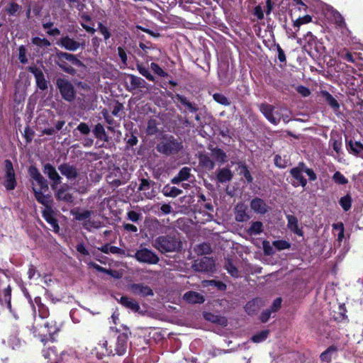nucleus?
<instances>
[{"label": "nucleus", "mask_w": 363, "mask_h": 363, "mask_svg": "<svg viewBox=\"0 0 363 363\" xmlns=\"http://www.w3.org/2000/svg\"><path fill=\"white\" fill-rule=\"evenodd\" d=\"M137 69L140 74L150 81L154 82L155 77L150 74L149 69L142 65H138Z\"/></svg>", "instance_id": "nucleus-45"}, {"label": "nucleus", "mask_w": 363, "mask_h": 363, "mask_svg": "<svg viewBox=\"0 0 363 363\" xmlns=\"http://www.w3.org/2000/svg\"><path fill=\"white\" fill-rule=\"evenodd\" d=\"M93 133L96 138L107 142L108 137L106 133L104 126L101 123H98L95 125Z\"/></svg>", "instance_id": "nucleus-32"}, {"label": "nucleus", "mask_w": 363, "mask_h": 363, "mask_svg": "<svg viewBox=\"0 0 363 363\" xmlns=\"http://www.w3.org/2000/svg\"><path fill=\"white\" fill-rule=\"evenodd\" d=\"M322 95L333 108L335 110H337L339 108L340 106L338 102L330 93L327 91H323Z\"/></svg>", "instance_id": "nucleus-41"}, {"label": "nucleus", "mask_w": 363, "mask_h": 363, "mask_svg": "<svg viewBox=\"0 0 363 363\" xmlns=\"http://www.w3.org/2000/svg\"><path fill=\"white\" fill-rule=\"evenodd\" d=\"M340 204L342 208L345 211H348L351 208V197L347 195L340 200Z\"/></svg>", "instance_id": "nucleus-56"}, {"label": "nucleus", "mask_w": 363, "mask_h": 363, "mask_svg": "<svg viewBox=\"0 0 363 363\" xmlns=\"http://www.w3.org/2000/svg\"><path fill=\"white\" fill-rule=\"evenodd\" d=\"M336 349L334 347H328L320 354V359L323 362H330L332 359L331 354L335 352Z\"/></svg>", "instance_id": "nucleus-46"}, {"label": "nucleus", "mask_w": 363, "mask_h": 363, "mask_svg": "<svg viewBox=\"0 0 363 363\" xmlns=\"http://www.w3.org/2000/svg\"><path fill=\"white\" fill-rule=\"evenodd\" d=\"M211 157L217 162L223 164L227 161L226 154L220 149L213 148L211 150Z\"/></svg>", "instance_id": "nucleus-29"}, {"label": "nucleus", "mask_w": 363, "mask_h": 363, "mask_svg": "<svg viewBox=\"0 0 363 363\" xmlns=\"http://www.w3.org/2000/svg\"><path fill=\"white\" fill-rule=\"evenodd\" d=\"M304 172L303 167L301 166V163L298 167L292 168L290 170V174L294 179L292 184L294 186H301L305 187L307 184V180L304 178L303 173Z\"/></svg>", "instance_id": "nucleus-11"}, {"label": "nucleus", "mask_w": 363, "mask_h": 363, "mask_svg": "<svg viewBox=\"0 0 363 363\" xmlns=\"http://www.w3.org/2000/svg\"><path fill=\"white\" fill-rule=\"evenodd\" d=\"M44 174H46L52 181L51 186L53 189L56 186L62 183V177L60 176L56 169L50 164H46L44 166Z\"/></svg>", "instance_id": "nucleus-12"}, {"label": "nucleus", "mask_w": 363, "mask_h": 363, "mask_svg": "<svg viewBox=\"0 0 363 363\" xmlns=\"http://www.w3.org/2000/svg\"><path fill=\"white\" fill-rule=\"evenodd\" d=\"M5 174L4 177L3 185L8 191L13 190L17 182L16 179L15 172L11 162L9 160H5Z\"/></svg>", "instance_id": "nucleus-7"}, {"label": "nucleus", "mask_w": 363, "mask_h": 363, "mask_svg": "<svg viewBox=\"0 0 363 363\" xmlns=\"http://www.w3.org/2000/svg\"><path fill=\"white\" fill-rule=\"evenodd\" d=\"M262 306V301L260 299L256 298L252 301H249L245 307V311L249 315H254L257 313V311Z\"/></svg>", "instance_id": "nucleus-25"}, {"label": "nucleus", "mask_w": 363, "mask_h": 363, "mask_svg": "<svg viewBox=\"0 0 363 363\" xmlns=\"http://www.w3.org/2000/svg\"><path fill=\"white\" fill-rule=\"evenodd\" d=\"M94 352L98 359H102L104 357L113 355V345H108V342L103 339L99 342L95 347Z\"/></svg>", "instance_id": "nucleus-10"}, {"label": "nucleus", "mask_w": 363, "mask_h": 363, "mask_svg": "<svg viewBox=\"0 0 363 363\" xmlns=\"http://www.w3.org/2000/svg\"><path fill=\"white\" fill-rule=\"evenodd\" d=\"M192 268L199 272H213L215 271V262L211 258L203 257L194 261Z\"/></svg>", "instance_id": "nucleus-9"}, {"label": "nucleus", "mask_w": 363, "mask_h": 363, "mask_svg": "<svg viewBox=\"0 0 363 363\" xmlns=\"http://www.w3.org/2000/svg\"><path fill=\"white\" fill-rule=\"evenodd\" d=\"M45 328H47V333L52 337L60 330V327L55 320H50L45 324Z\"/></svg>", "instance_id": "nucleus-36"}, {"label": "nucleus", "mask_w": 363, "mask_h": 363, "mask_svg": "<svg viewBox=\"0 0 363 363\" xmlns=\"http://www.w3.org/2000/svg\"><path fill=\"white\" fill-rule=\"evenodd\" d=\"M311 21L312 17L309 15H306L294 21L293 26L294 28H298V29H299L301 25L308 23L311 22Z\"/></svg>", "instance_id": "nucleus-44"}, {"label": "nucleus", "mask_w": 363, "mask_h": 363, "mask_svg": "<svg viewBox=\"0 0 363 363\" xmlns=\"http://www.w3.org/2000/svg\"><path fill=\"white\" fill-rule=\"evenodd\" d=\"M182 147V144L173 137L164 138L157 145V151L167 155L177 152Z\"/></svg>", "instance_id": "nucleus-3"}, {"label": "nucleus", "mask_w": 363, "mask_h": 363, "mask_svg": "<svg viewBox=\"0 0 363 363\" xmlns=\"http://www.w3.org/2000/svg\"><path fill=\"white\" fill-rule=\"evenodd\" d=\"M348 145L354 154H359L363 150V144L359 142L350 141Z\"/></svg>", "instance_id": "nucleus-50"}, {"label": "nucleus", "mask_w": 363, "mask_h": 363, "mask_svg": "<svg viewBox=\"0 0 363 363\" xmlns=\"http://www.w3.org/2000/svg\"><path fill=\"white\" fill-rule=\"evenodd\" d=\"M57 43L65 49L69 51H76L80 47L84 48L85 46L84 43H80L79 42L69 38V36L61 38Z\"/></svg>", "instance_id": "nucleus-13"}, {"label": "nucleus", "mask_w": 363, "mask_h": 363, "mask_svg": "<svg viewBox=\"0 0 363 363\" xmlns=\"http://www.w3.org/2000/svg\"><path fill=\"white\" fill-rule=\"evenodd\" d=\"M152 70L160 77H165L167 74L156 63L152 62L150 65Z\"/></svg>", "instance_id": "nucleus-60"}, {"label": "nucleus", "mask_w": 363, "mask_h": 363, "mask_svg": "<svg viewBox=\"0 0 363 363\" xmlns=\"http://www.w3.org/2000/svg\"><path fill=\"white\" fill-rule=\"evenodd\" d=\"M194 250L198 255H208L211 252V247L208 243H202L196 245Z\"/></svg>", "instance_id": "nucleus-42"}, {"label": "nucleus", "mask_w": 363, "mask_h": 363, "mask_svg": "<svg viewBox=\"0 0 363 363\" xmlns=\"http://www.w3.org/2000/svg\"><path fill=\"white\" fill-rule=\"evenodd\" d=\"M162 192L164 196L172 198H175L183 193L182 190L176 186H172L169 184H166L163 187Z\"/></svg>", "instance_id": "nucleus-26"}, {"label": "nucleus", "mask_w": 363, "mask_h": 363, "mask_svg": "<svg viewBox=\"0 0 363 363\" xmlns=\"http://www.w3.org/2000/svg\"><path fill=\"white\" fill-rule=\"evenodd\" d=\"M124 330L118 335L114 345H113V355H123L130 345L129 335L131 333L127 327H124Z\"/></svg>", "instance_id": "nucleus-2"}, {"label": "nucleus", "mask_w": 363, "mask_h": 363, "mask_svg": "<svg viewBox=\"0 0 363 363\" xmlns=\"http://www.w3.org/2000/svg\"><path fill=\"white\" fill-rule=\"evenodd\" d=\"M175 99L177 101L180 102L182 105L186 106L189 111L196 112L198 111L197 106L195 104L190 102L185 96L180 94H177Z\"/></svg>", "instance_id": "nucleus-27"}, {"label": "nucleus", "mask_w": 363, "mask_h": 363, "mask_svg": "<svg viewBox=\"0 0 363 363\" xmlns=\"http://www.w3.org/2000/svg\"><path fill=\"white\" fill-rule=\"evenodd\" d=\"M21 6H19L18 4L16 3H14V2H12L11 3L8 7L6 8V11L10 14V15H14L16 14V13L19 12L20 10H21Z\"/></svg>", "instance_id": "nucleus-59"}, {"label": "nucleus", "mask_w": 363, "mask_h": 363, "mask_svg": "<svg viewBox=\"0 0 363 363\" xmlns=\"http://www.w3.org/2000/svg\"><path fill=\"white\" fill-rule=\"evenodd\" d=\"M251 208L257 213L264 214L268 211V206L259 198H255L252 200L250 203Z\"/></svg>", "instance_id": "nucleus-18"}, {"label": "nucleus", "mask_w": 363, "mask_h": 363, "mask_svg": "<svg viewBox=\"0 0 363 363\" xmlns=\"http://www.w3.org/2000/svg\"><path fill=\"white\" fill-rule=\"evenodd\" d=\"M213 98L218 104L224 106L230 105V101H228V98L222 94H214Z\"/></svg>", "instance_id": "nucleus-51"}, {"label": "nucleus", "mask_w": 363, "mask_h": 363, "mask_svg": "<svg viewBox=\"0 0 363 363\" xmlns=\"http://www.w3.org/2000/svg\"><path fill=\"white\" fill-rule=\"evenodd\" d=\"M225 268L231 276L235 277H238V270L234 266L233 262L230 259H226L225 263Z\"/></svg>", "instance_id": "nucleus-43"}, {"label": "nucleus", "mask_w": 363, "mask_h": 363, "mask_svg": "<svg viewBox=\"0 0 363 363\" xmlns=\"http://www.w3.org/2000/svg\"><path fill=\"white\" fill-rule=\"evenodd\" d=\"M191 169L187 167L182 168L178 174L171 179V182L174 184H177L184 181H188L191 177Z\"/></svg>", "instance_id": "nucleus-21"}, {"label": "nucleus", "mask_w": 363, "mask_h": 363, "mask_svg": "<svg viewBox=\"0 0 363 363\" xmlns=\"http://www.w3.org/2000/svg\"><path fill=\"white\" fill-rule=\"evenodd\" d=\"M58 169L60 173L63 176L66 177V178L69 181L75 179L79 174L77 169L74 166H72L69 164H63L60 165L58 167Z\"/></svg>", "instance_id": "nucleus-14"}, {"label": "nucleus", "mask_w": 363, "mask_h": 363, "mask_svg": "<svg viewBox=\"0 0 363 363\" xmlns=\"http://www.w3.org/2000/svg\"><path fill=\"white\" fill-rule=\"evenodd\" d=\"M62 97L67 101H72L75 98V91L72 84L65 78H59L56 82Z\"/></svg>", "instance_id": "nucleus-5"}, {"label": "nucleus", "mask_w": 363, "mask_h": 363, "mask_svg": "<svg viewBox=\"0 0 363 363\" xmlns=\"http://www.w3.org/2000/svg\"><path fill=\"white\" fill-rule=\"evenodd\" d=\"M268 335L269 330H263L253 335L251 339L254 342L259 343L265 340L268 337Z\"/></svg>", "instance_id": "nucleus-47"}, {"label": "nucleus", "mask_w": 363, "mask_h": 363, "mask_svg": "<svg viewBox=\"0 0 363 363\" xmlns=\"http://www.w3.org/2000/svg\"><path fill=\"white\" fill-rule=\"evenodd\" d=\"M130 291L135 295L141 296H152V290L146 285L142 284H133L130 286Z\"/></svg>", "instance_id": "nucleus-16"}, {"label": "nucleus", "mask_w": 363, "mask_h": 363, "mask_svg": "<svg viewBox=\"0 0 363 363\" xmlns=\"http://www.w3.org/2000/svg\"><path fill=\"white\" fill-rule=\"evenodd\" d=\"M93 213V211L87 210L82 211H79L78 210L75 211H72V213L74 216V218L77 220L83 221V223L88 218H90Z\"/></svg>", "instance_id": "nucleus-35"}, {"label": "nucleus", "mask_w": 363, "mask_h": 363, "mask_svg": "<svg viewBox=\"0 0 363 363\" xmlns=\"http://www.w3.org/2000/svg\"><path fill=\"white\" fill-rule=\"evenodd\" d=\"M98 30L101 33V34L104 36L105 40H107L110 38L111 34L110 30L102 23H98Z\"/></svg>", "instance_id": "nucleus-49"}, {"label": "nucleus", "mask_w": 363, "mask_h": 363, "mask_svg": "<svg viewBox=\"0 0 363 363\" xmlns=\"http://www.w3.org/2000/svg\"><path fill=\"white\" fill-rule=\"evenodd\" d=\"M33 190L36 200L44 206H48L49 204V199L42 193L43 189H38L37 187H33Z\"/></svg>", "instance_id": "nucleus-38"}, {"label": "nucleus", "mask_w": 363, "mask_h": 363, "mask_svg": "<svg viewBox=\"0 0 363 363\" xmlns=\"http://www.w3.org/2000/svg\"><path fill=\"white\" fill-rule=\"evenodd\" d=\"M140 183L138 188V191L141 192V199L152 200L157 196V191L155 189V182L152 180L147 179H141Z\"/></svg>", "instance_id": "nucleus-4"}, {"label": "nucleus", "mask_w": 363, "mask_h": 363, "mask_svg": "<svg viewBox=\"0 0 363 363\" xmlns=\"http://www.w3.org/2000/svg\"><path fill=\"white\" fill-rule=\"evenodd\" d=\"M240 169V174L242 175L247 182L250 183L252 182V177L250 173V171L247 169V167L245 164H240L239 165Z\"/></svg>", "instance_id": "nucleus-52"}, {"label": "nucleus", "mask_w": 363, "mask_h": 363, "mask_svg": "<svg viewBox=\"0 0 363 363\" xmlns=\"http://www.w3.org/2000/svg\"><path fill=\"white\" fill-rule=\"evenodd\" d=\"M152 246L162 253L173 252L182 248V242L176 235H162L152 242Z\"/></svg>", "instance_id": "nucleus-1"}, {"label": "nucleus", "mask_w": 363, "mask_h": 363, "mask_svg": "<svg viewBox=\"0 0 363 363\" xmlns=\"http://www.w3.org/2000/svg\"><path fill=\"white\" fill-rule=\"evenodd\" d=\"M117 50L118 55L121 60V62L123 63V65H127L128 57L126 52L122 47H118Z\"/></svg>", "instance_id": "nucleus-64"}, {"label": "nucleus", "mask_w": 363, "mask_h": 363, "mask_svg": "<svg viewBox=\"0 0 363 363\" xmlns=\"http://www.w3.org/2000/svg\"><path fill=\"white\" fill-rule=\"evenodd\" d=\"M263 231V224L260 221L252 222L247 232L250 235H259Z\"/></svg>", "instance_id": "nucleus-39"}, {"label": "nucleus", "mask_w": 363, "mask_h": 363, "mask_svg": "<svg viewBox=\"0 0 363 363\" xmlns=\"http://www.w3.org/2000/svg\"><path fill=\"white\" fill-rule=\"evenodd\" d=\"M119 301L123 306L134 312H137L140 309L138 303L133 298L127 296H121Z\"/></svg>", "instance_id": "nucleus-24"}, {"label": "nucleus", "mask_w": 363, "mask_h": 363, "mask_svg": "<svg viewBox=\"0 0 363 363\" xmlns=\"http://www.w3.org/2000/svg\"><path fill=\"white\" fill-rule=\"evenodd\" d=\"M99 250L106 254L111 253V254H118L121 255H125V252L123 250L116 247L111 246L109 245H105L99 248Z\"/></svg>", "instance_id": "nucleus-31"}, {"label": "nucleus", "mask_w": 363, "mask_h": 363, "mask_svg": "<svg viewBox=\"0 0 363 363\" xmlns=\"http://www.w3.org/2000/svg\"><path fill=\"white\" fill-rule=\"evenodd\" d=\"M272 246L278 250H282L289 249L291 247V245L286 240H275L272 242Z\"/></svg>", "instance_id": "nucleus-48"}, {"label": "nucleus", "mask_w": 363, "mask_h": 363, "mask_svg": "<svg viewBox=\"0 0 363 363\" xmlns=\"http://www.w3.org/2000/svg\"><path fill=\"white\" fill-rule=\"evenodd\" d=\"M259 107V111L271 123L277 125L279 123L282 115L279 111H275L273 106L264 103Z\"/></svg>", "instance_id": "nucleus-8"}, {"label": "nucleus", "mask_w": 363, "mask_h": 363, "mask_svg": "<svg viewBox=\"0 0 363 363\" xmlns=\"http://www.w3.org/2000/svg\"><path fill=\"white\" fill-rule=\"evenodd\" d=\"M32 43L39 47H49L50 43L46 38H40L39 37H35L32 39Z\"/></svg>", "instance_id": "nucleus-53"}, {"label": "nucleus", "mask_w": 363, "mask_h": 363, "mask_svg": "<svg viewBox=\"0 0 363 363\" xmlns=\"http://www.w3.org/2000/svg\"><path fill=\"white\" fill-rule=\"evenodd\" d=\"M128 218L133 222H138L142 218V214L133 211L127 213Z\"/></svg>", "instance_id": "nucleus-62"}, {"label": "nucleus", "mask_w": 363, "mask_h": 363, "mask_svg": "<svg viewBox=\"0 0 363 363\" xmlns=\"http://www.w3.org/2000/svg\"><path fill=\"white\" fill-rule=\"evenodd\" d=\"M55 197L59 201L67 203H72L74 201L72 194L68 191V187L64 186H60L55 191Z\"/></svg>", "instance_id": "nucleus-19"}, {"label": "nucleus", "mask_w": 363, "mask_h": 363, "mask_svg": "<svg viewBox=\"0 0 363 363\" xmlns=\"http://www.w3.org/2000/svg\"><path fill=\"white\" fill-rule=\"evenodd\" d=\"M184 299L189 303H201L204 301L203 296L195 291H188L184 294Z\"/></svg>", "instance_id": "nucleus-23"}, {"label": "nucleus", "mask_w": 363, "mask_h": 363, "mask_svg": "<svg viewBox=\"0 0 363 363\" xmlns=\"http://www.w3.org/2000/svg\"><path fill=\"white\" fill-rule=\"evenodd\" d=\"M133 257L138 262L148 264H156L160 261L159 257L155 252L145 247L138 250Z\"/></svg>", "instance_id": "nucleus-6"}, {"label": "nucleus", "mask_w": 363, "mask_h": 363, "mask_svg": "<svg viewBox=\"0 0 363 363\" xmlns=\"http://www.w3.org/2000/svg\"><path fill=\"white\" fill-rule=\"evenodd\" d=\"M43 217L52 227L55 232H58L60 227L58 225L57 220L52 216L51 213L48 211L43 212Z\"/></svg>", "instance_id": "nucleus-37"}, {"label": "nucleus", "mask_w": 363, "mask_h": 363, "mask_svg": "<svg viewBox=\"0 0 363 363\" xmlns=\"http://www.w3.org/2000/svg\"><path fill=\"white\" fill-rule=\"evenodd\" d=\"M65 121H58L55 123V127L47 128L42 130V133L47 135H54L65 125Z\"/></svg>", "instance_id": "nucleus-30"}, {"label": "nucleus", "mask_w": 363, "mask_h": 363, "mask_svg": "<svg viewBox=\"0 0 363 363\" xmlns=\"http://www.w3.org/2000/svg\"><path fill=\"white\" fill-rule=\"evenodd\" d=\"M32 184L33 187H37L38 189L47 190L48 189L47 181L42 175L33 179Z\"/></svg>", "instance_id": "nucleus-40"}, {"label": "nucleus", "mask_w": 363, "mask_h": 363, "mask_svg": "<svg viewBox=\"0 0 363 363\" xmlns=\"http://www.w3.org/2000/svg\"><path fill=\"white\" fill-rule=\"evenodd\" d=\"M233 177V174L232 171L227 167L219 169L217 171L216 179L219 183L223 184L229 182L232 180Z\"/></svg>", "instance_id": "nucleus-20"}, {"label": "nucleus", "mask_w": 363, "mask_h": 363, "mask_svg": "<svg viewBox=\"0 0 363 363\" xmlns=\"http://www.w3.org/2000/svg\"><path fill=\"white\" fill-rule=\"evenodd\" d=\"M81 26L84 29H85L87 32L91 33H94L96 32V29L88 25V23L91 22V18L89 15L83 13L81 15Z\"/></svg>", "instance_id": "nucleus-34"}, {"label": "nucleus", "mask_w": 363, "mask_h": 363, "mask_svg": "<svg viewBox=\"0 0 363 363\" xmlns=\"http://www.w3.org/2000/svg\"><path fill=\"white\" fill-rule=\"evenodd\" d=\"M30 71L35 77L38 87L41 90L47 89L48 82L42 70L38 67H30Z\"/></svg>", "instance_id": "nucleus-15"}, {"label": "nucleus", "mask_w": 363, "mask_h": 363, "mask_svg": "<svg viewBox=\"0 0 363 363\" xmlns=\"http://www.w3.org/2000/svg\"><path fill=\"white\" fill-rule=\"evenodd\" d=\"M128 77L132 89L145 87V81L143 79L133 74H130Z\"/></svg>", "instance_id": "nucleus-33"}, {"label": "nucleus", "mask_w": 363, "mask_h": 363, "mask_svg": "<svg viewBox=\"0 0 363 363\" xmlns=\"http://www.w3.org/2000/svg\"><path fill=\"white\" fill-rule=\"evenodd\" d=\"M199 165L206 170H212L215 167V162L208 155L201 154L199 157Z\"/></svg>", "instance_id": "nucleus-22"}, {"label": "nucleus", "mask_w": 363, "mask_h": 363, "mask_svg": "<svg viewBox=\"0 0 363 363\" xmlns=\"http://www.w3.org/2000/svg\"><path fill=\"white\" fill-rule=\"evenodd\" d=\"M287 220H288V227L290 228L291 230H292L294 233L302 235V231L298 228V220L297 218L291 215L287 216Z\"/></svg>", "instance_id": "nucleus-28"}, {"label": "nucleus", "mask_w": 363, "mask_h": 363, "mask_svg": "<svg viewBox=\"0 0 363 363\" xmlns=\"http://www.w3.org/2000/svg\"><path fill=\"white\" fill-rule=\"evenodd\" d=\"M333 179L335 183L339 184H345L348 182V180L340 172H336L333 174Z\"/></svg>", "instance_id": "nucleus-57"}, {"label": "nucleus", "mask_w": 363, "mask_h": 363, "mask_svg": "<svg viewBox=\"0 0 363 363\" xmlns=\"http://www.w3.org/2000/svg\"><path fill=\"white\" fill-rule=\"evenodd\" d=\"M88 265L89 267H91L93 268H94L95 269H96L98 272H104V273H106L109 275H111L113 277H114L115 275L113 274V272L112 270H108V269H106L102 267H101L100 265L93 262H89L88 263Z\"/></svg>", "instance_id": "nucleus-58"}, {"label": "nucleus", "mask_w": 363, "mask_h": 363, "mask_svg": "<svg viewBox=\"0 0 363 363\" xmlns=\"http://www.w3.org/2000/svg\"><path fill=\"white\" fill-rule=\"evenodd\" d=\"M83 226L85 229L91 230L92 228H97L100 226L99 221L92 220L88 218L83 223Z\"/></svg>", "instance_id": "nucleus-55"}, {"label": "nucleus", "mask_w": 363, "mask_h": 363, "mask_svg": "<svg viewBox=\"0 0 363 363\" xmlns=\"http://www.w3.org/2000/svg\"><path fill=\"white\" fill-rule=\"evenodd\" d=\"M247 206L243 203L237 204L235 208V220L238 222H244L250 218L247 213Z\"/></svg>", "instance_id": "nucleus-17"}, {"label": "nucleus", "mask_w": 363, "mask_h": 363, "mask_svg": "<svg viewBox=\"0 0 363 363\" xmlns=\"http://www.w3.org/2000/svg\"><path fill=\"white\" fill-rule=\"evenodd\" d=\"M146 131L149 135H153L157 132V123L155 120L150 119L148 121Z\"/></svg>", "instance_id": "nucleus-54"}, {"label": "nucleus", "mask_w": 363, "mask_h": 363, "mask_svg": "<svg viewBox=\"0 0 363 363\" xmlns=\"http://www.w3.org/2000/svg\"><path fill=\"white\" fill-rule=\"evenodd\" d=\"M263 245V250L265 255H271L274 253V249L272 245H270L269 241H263L262 242Z\"/></svg>", "instance_id": "nucleus-63"}, {"label": "nucleus", "mask_w": 363, "mask_h": 363, "mask_svg": "<svg viewBox=\"0 0 363 363\" xmlns=\"http://www.w3.org/2000/svg\"><path fill=\"white\" fill-rule=\"evenodd\" d=\"M72 54L68 52L58 51L56 53V56L57 57V62H65V60L68 61L69 60H70V57H72Z\"/></svg>", "instance_id": "nucleus-61"}]
</instances>
